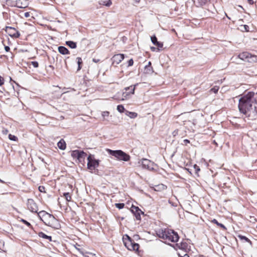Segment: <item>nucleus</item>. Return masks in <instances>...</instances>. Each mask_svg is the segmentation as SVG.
<instances>
[{
  "label": "nucleus",
  "instance_id": "nucleus-8",
  "mask_svg": "<svg viewBox=\"0 0 257 257\" xmlns=\"http://www.w3.org/2000/svg\"><path fill=\"white\" fill-rule=\"evenodd\" d=\"M5 31L12 38H18L20 36V33L15 28L7 26L5 28Z\"/></svg>",
  "mask_w": 257,
  "mask_h": 257
},
{
  "label": "nucleus",
  "instance_id": "nucleus-12",
  "mask_svg": "<svg viewBox=\"0 0 257 257\" xmlns=\"http://www.w3.org/2000/svg\"><path fill=\"white\" fill-rule=\"evenodd\" d=\"M99 162L100 161L99 160L88 161L87 165V169L89 170H94L99 166Z\"/></svg>",
  "mask_w": 257,
  "mask_h": 257
},
{
  "label": "nucleus",
  "instance_id": "nucleus-39",
  "mask_svg": "<svg viewBox=\"0 0 257 257\" xmlns=\"http://www.w3.org/2000/svg\"><path fill=\"white\" fill-rule=\"evenodd\" d=\"M194 168L195 169L196 173H197L198 171L200 170L199 167L197 165H194Z\"/></svg>",
  "mask_w": 257,
  "mask_h": 257
},
{
  "label": "nucleus",
  "instance_id": "nucleus-16",
  "mask_svg": "<svg viewBox=\"0 0 257 257\" xmlns=\"http://www.w3.org/2000/svg\"><path fill=\"white\" fill-rule=\"evenodd\" d=\"M83 151L79 150H74L71 151V156L73 158L77 159L81 155V153H83Z\"/></svg>",
  "mask_w": 257,
  "mask_h": 257
},
{
  "label": "nucleus",
  "instance_id": "nucleus-34",
  "mask_svg": "<svg viewBox=\"0 0 257 257\" xmlns=\"http://www.w3.org/2000/svg\"><path fill=\"white\" fill-rule=\"evenodd\" d=\"M31 63L35 68H38L39 67V63L37 61H32Z\"/></svg>",
  "mask_w": 257,
  "mask_h": 257
},
{
  "label": "nucleus",
  "instance_id": "nucleus-53",
  "mask_svg": "<svg viewBox=\"0 0 257 257\" xmlns=\"http://www.w3.org/2000/svg\"><path fill=\"white\" fill-rule=\"evenodd\" d=\"M187 171H188V172H189L190 174L191 173V172L189 171V169H187Z\"/></svg>",
  "mask_w": 257,
  "mask_h": 257
},
{
  "label": "nucleus",
  "instance_id": "nucleus-37",
  "mask_svg": "<svg viewBox=\"0 0 257 257\" xmlns=\"http://www.w3.org/2000/svg\"><path fill=\"white\" fill-rule=\"evenodd\" d=\"M109 112L108 111H103L102 113V115L103 117L104 118L105 117L108 116L109 115Z\"/></svg>",
  "mask_w": 257,
  "mask_h": 257
},
{
  "label": "nucleus",
  "instance_id": "nucleus-24",
  "mask_svg": "<svg viewBox=\"0 0 257 257\" xmlns=\"http://www.w3.org/2000/svg\"><path fill=\"white\" fill-rule=\"evenodd\" d=\"M154 72L152 66H146L144 69V73L146 74H152Z\"/></svg>",
  "mask_w": 257,
  "mask_h": 257
},
{
  "label": "nucleus",
  "instance_id": "nucleus-19",
  "mask_svg": "<svg viewBox=\"0 0 257 257\" xmlns=\"http://www.w3.org/2000/svg\"><path fill=\"white\" fill-rule=\"evenodd\" d=\"M48 214H49L48 213H47V212H46L45 211H40L38 213L39 217H40V218L41 219V220L42 221H43V220H44V219L46 220V217L47 216H49Z\"/></svg>",
  "mask_w": 257,
  "mask_h": 257
},
{
  "label": "nucleus",
  "instance_id": "nucleus-27",
  "mask_svg": "<svg viewBox=\"0 0 257 257\" xmlns=\"http://www.w3.org/2000/svg\"><path fill=\"white\" fill-rule=\"evenodd\" d=\"M76 60H77V63L78 64L77 71H79L82 68L81 65H82L83 62H82V60L81 58H80V57H77Z\"/></svg>",
  "mask_w": 257,
  "mask_h": 257
},
{
  "label": "nucleus",
  "instance_id": "nucleus-25",
  "mask_svg": "<svg viewBox=\"0 0 257 257\" xmlns=\"http://www.w3.org/2000/svg\"><path fill=\"white\" fill-rule=\"evenodd\" d=\"M39 236L46 239L49 240V241L52 240V237L51 236L47 235V234H45L43 232H40L38 234Z\"/></svg>",
  "mask_w": 257,
  "mask_h": 257
},
{
  "label": "nucleus",
  "instance_id": "nucleus-43",
  "mask_svg": "<svg viewBox=\"0 0 257 257\" xmlns=\"http://www.w3.org/2000/svg\"><path fill=\"white\" fill-rule=\"evenodd\" d=\"M151 50L153 52H155V51H159L158 50V47L156 48V47H151Z\"/></svg>",
  "mask_w": 257,
  "mask_h": 257
},
{
  "label": "nucleus",
  "instance_id": "nucleus-40",
  "mask_svg": "<svg viewBox=\"0 0 257 257\" xmlns=\"http://www.w3.org/2000/svg\"><path fill=\"white\" fill-rule=\"evenodd\" d=\"M200 5L203 6L206 4L208 0H199Z\"/></svg>",
  "mask_w": 257,
  "mask_h": 257
},
{
  "label": "nucleus",
  "instance_id": "nucleus-35",
  "mask_svg": "<svg viewBox=\"0 0 257 257\" xmlns=\"http://www.w3.org/2000/svg\"><path fill=\"white\" fill-rule=\"evenodd\" d=\"M21 221L23 222L24 224H25L26 225H27L29 227H31V224L28 222L27 220L24 219H22L21 220Z\"/></svg>",
  "mask_w": 257,
  "mask_h": 257
},
{
  "label": "nucleus",
  "instance_id": "nucleus-50",
  "mask_svg": "<svg viewBox=\"0 0 257 257\" xmlns=\"http://www.w3.org/2000/svg\"><path fill=\"white\" fill-rule=\"evenodd\" d=\"M247 2L250 5H252L254 3L253 0H247Z\"/></svg>",
  "mask_w": 257,
  "mask_h": 257
},
{
  "label": "nucleus",
  "instance_id": "nucleus-38",
  "mask_svg": "<svg viewBox=\"0 0 257 257\" xmlns=\"http://www.w3.org/2000/svg\"><path fill=\"white\" fill-rule=\"evenodd\" d=\"M134 64V61L133 59H131L128 61V67L131 66Z\"/></svg>",
  "mask_w": 257,
  "mask_h": 257
},
{
  "label": "nucleus",
  "instance_id": "nucleus-4",
  "mask_svg": "<svg viewBox=\"0 0 257 257\" xmlns=\"http://www.w3.org/2000/svg\"><path fill=\"white\" fill-rule=\"evenodd\" d=\"M237 57L241 60L248 63H257V56L253 55L248 52L241 53Z\"/></svg>",
  "mask_w": 257,
  "mask_h": 257
},
{
  "label": "nucleus",
  "instance_id": "nucleus-18",
  "mask_svg": "<svg viewBox=\"0 0 257 257\" xmlns=\"http://www.w3.org/2000/svg\"><path fill=\"white\" fill-rule=\"evenodd\" d=\"M58 147L61 150H64L66 149V143L63 139L60 140L57 143Z\"/></svg>",
  "mask_w": 257,
  "mask_h": 257
},
{
  "label": "nucleus",
  "instance_id": "nucleus-45",
  "mask_svg": "<svg viewBox=\"0 0 257 257\" xmlns=\"http://www.w3.org/2000/svg\"><path fill=\"white\" fill-rule=\"evenodd\" d=\"M24 16L26 18H28L30 17V13L29 12H26L24 14Z\"/></svg>",
  "mask_w": 257,
  "mask_h": 257
},
{
  "label": "nucleus",
  "instance_id": "nucleus-52",
  "mask_svg": "<svg viewBox=\"0 0 257 257\" xmlns=\"http://www.w3.org/2000/svg\"><path fill=\"white\" fill-rule=\"evenodd\" d=\"M147 66H151V62H148V65Z\"/></svg>",
  "mask_w": 257,
  "mask_h": 257
},
{
  "label": "nucleus",
  "instance_id": "nucleus-26",
  "mask_svg": "<svg viewBox=\"0 0 257 257\" xmlns=\"http://www.w3.org/2000/svg\"><path fill=\"white\" fill-rule=\"evenodd\" d=\"M211 222L214 224H216L217 226L222 228L223 230H226V227L222 223H219L217 220L215 219H213L211 220Z\"/></svg>",
  "mask_w": 257,
  "mask_h": 257
},
{
  "label": "nucleus",
  "instance_id": "nucleus-28",
  "mask_svg": "<svg viewBox=\"0 0 257 257\" xmlns=\"http://www.w3.org/2000/svg\"><path fill=\"white\" fill-rule=\"evenodd\" d=\"M63 196L65 197L67 201H71V196L68 192H65L63 193Z\"/></svg>",
  "mask_w": 257,
  "mask_h": 257
},
{
  "label": "nucleus",
  "instance_id": "nucleus-47",
  "mask_svg": "<svg viewBox=\"0 0 257 257\" xmlns=\"http://www.w3.org/2000/svg\"><path fill=\"white\" fill-rule=\"evenodd\" d=\"M3 17L5 19H7L8 18V14L6 12H3Z\"/></svg>",
  "mask_w": 257,
  "mask_h": 257
},
{
  "label": "nucleus",
  "instance_id": "nucleus-7",
  "mask_svg": "<svg viewBox=\"0 0 257 257\" xmlns=\"http://www.w3.org/2000/svg\"><path fill=\"white\" fill-rule=\"evenodd\" d=\"M126 237L128 238V242H124V243L128 249L130 250H138L140 246L139 244L133 241L131 238L127 235Z\"/></svg>",
  "mask_w": 257,
  "mask_h": 257
},
{
  "label": "nucleus",
  "instance_id": "nucleus-17",
  "mask_svg": "<svg viewBox=\"0 0 257 257\" xmlns=\"http://www.w3.org/2000/svg\"><path fill=\"white\" fill-rule=\"evenodd\" d=\"M59 52L62 55L69 54L70 52L64 46H59L58 48Z\"/></svg>",
  "mask_w": 257,
  "mask_h": 257
},
{
  "label": "nucleus",
  "instance_id": "nucleus-9",
  "mask_svg": "<svg viewBox=\"0 0 257 257\" xmlns=\"http://www.w3.org/2000/svg\"><path fill=\"white\" fill-rule=\"evenodd\" d=\"M28 208L32 212L37 213L38 207L32 199H28L27 203Z\"/></svg>",
  "mask_w": 257,
  "mask_h": 257
},
{
  "label": "nucleus",
  "instance_id": "nucleus-41",
  "mask_svg": "<svg viewBox=\"0 0 257 257\" xmlns=\"http://www.w3.org/2000/svg\"><path fill=\"white\" fill-rule=\"evenodd\" d=\"M2 132L4 135H7L8 133H9V131L7 129L4 128H3Z\"/></svg>",
  "mask_w": 257,
  "mask_h": 257
},
{
  "label": "nucleus",
  "instance_id": "nucleus-29",
  "mask_svg": "<svg viewBox=\"0 0 257 257\" xmlns=\"http://www.w3.org/2000/svg\"><path fill=\"white\" fill-rule=\"evenodd\" d=\"M117 110H118V111H119L120 113H122V112H125V111L126 110H125L123 106L122 105H121V104L117 105Z\"/></svg>",
  "mask_w": 257,
  "mask_h": 257
},
{
  "label": "nucleus",
  "instance_id": "nucleus-33",
  "mask_svg": "<svg viewBox=\"0 0 257 257\" xmlns=\"http://www.w3.org/2000/svg\"><path fill=\"white\" fill-rule=\"evenodd\" d=\"M93 160H96V159H95L94 155L90 154L87 157V161H91Z\"/></svg>",
  "mask_w": 257,
  "mask_h": 257
},
{
  "label": "nucleus",
  "instance_id": "nucleus-10",
  "mask_svg": "<svg viewBox=\"0 0 257 257\" xmlns=\"http://www.w3.org/2000/svg\"><path fill=\"white\" fill-rule=\"evenodd\" d=\"M138 83L134 86H131L130 87H126L125 88V91L122 93V98H121V100H123L127 98V96L129 95L130 94H133L135 92V87L137 85H138Z\"/></svg>",
  "mask_w": 257,
  "mask_h": 257
},
{
  "label": "nucleus",
  "instance_id": "nucleus-31",
  "mask_svg": "<svg viewBox=\"0 0 257 257\" xmlns=\"http://www.w3.org/2000/svg\"><path fill=\"white\" fill-rule=\"evenodd\" d=\"M115 206L119 209H122L124 206V204L122 203H115Z\"/></svg>",
  "mask_w": 257,
  "mask_h": 257
},
{
  "label": "nucleus",
  "instance_id": "nucleus-44",
  "mask_svg": "<svg viewBox=\"0 0 257 257\" xmlns=\"http://www.w3.org/2000/svg\"><path fill=\"white\" fill-rule=\"evenodd\" d=\"M183 142H184V144L186 145L187 144L190 143V141L187 139H185L183 141Z\"/></svg>",
  "mask_w": 257,
  "mask_h": 257
},
{
  "label": "nucleus",
  "instance_id": "nucleus-13",
  "mask_svg": "<svg viewBox=\"0 0 257 257\" xmlns=\"http://www.w3.org/2000/svg\"><path fill=\"white\" fill-rule=\"evenodd\" d=\"M124 55L122 54H118L114 55L112 58V60L113 61V63H116V64H118L120 63L124 59Z\"/></svg>",
  "mask_w": 257,
  "mask_h": 257
},
{
  "label": "nucleus",
  "instance_id": "nucleus-20",
  "mask_svg": "<svg viewBox=\"0 0 257 257\" xmlns=\"http://www.w3.org/2000/svg\"><path fill=\"white\" fill-rule=\"evenodd\" d=\"M86 156L87 154L83 151V153H81V155L77 160L79 163L83 164L85 163V159Z\"/></svg>",
  "mask_w": 257,
  "mask_h": 257
},
{
  "label": "nucleus",
  "instance_id": "nucleus-6",
  "mask_svg": "<svg viewBox=\"0 0 257 257\" xmlns=\"http://www.w3.org/2000/svg\"><path fill=\"white\" fill-rule=\"evenodd\" d=\"M142 167L149 171H156L157 166L153 162L147 159H142L141 160Z\"/></svg>",
  "mask_w": 257,
  "mask_h": 257
},
{
  "label": "nucleus",
  "instance_id": "nucleus-21",
  "mask_svg": "<svg viewBox=\"0 0 257 257\" xmlns=\"http://www.w3.org/2000/svg\"><path fill=\"white\" fill-rule=\"evenodd\" d=\"M125 114L131 118H135L138 116V114L135 112H131L128 110L125 111Z\"/></svg>",
  "mask_w": 257,
  "mask_h": 257
},
{
  "label": "nucleus",
  "instance_id": "nucleus-22",
  "mask_svg": "<svg viewBox=\"0 0 257 257\" xmlns=\"http://www.w3.org/2000/svg\"><path fill=\"white\" fill-rule=\"evenodd\" d=\"M100 5L109 7L111 5L112 2L111 0H100L99 2Z\"/></svg>",
  "mask_w": 257,
  "mask_h": 257
},
{
  "label": "nucleus",
  "instance_id": "nucleus-42",
  "mask_svg": "<svg viewBox=\"0 0 257 257\" xmlns=\"http://www.w3.org/2000/svg\"><path fill=\"white\" fill-rule=\"evenodd\" d=\"M4 83V79L0 76V86H2Z\"/></svg>",
  "mask_w": 257,
  "mask_h": 257
},
{
  "label": "nucleus",
  "instance_id": "nucleus-14",
  "mask_svg": "<svg viewBox=\"0 0 257 257\" xmlns=\"http://www.w3.org/2000/svg\"><path fill=\"white\" fill-rule=\"evenodd\" d=\"M151 39L153 44L158 47V50L160 51L163 47V43L158 41L157 38L155 36H152Z\"/></svg>",
  "mask_w": 257,
  "mask_h": 257
},
{
  "label": "nucleus",
  "instance_id": "nucleus-36",
  "mask_svg": "<svg viewBox=\"0 0 257 257\" xmlns=\"http://www.w3.org/2000/svg\"><path fill=\"white\" fill-rule=\"evenodd\" d=\"M219 88L217 86H215L211 88V91L215 93H217L218 91Z\"/></svg>",
  "mask_w": 257,
  "mask_h": 257
},
{
  "label": "nucleus",
  "instance_id": "nucleus-32",
  "mask_svg": "<svg viewBox=\"0 0 257 257\" xmlns=\"http://www.w3.org/2000/svg\"><path fill=\"white\" fill-rule=\"evenodd\" d=\"M9 139L11 140V141H16L18 140V138L14 136V135H12L11 134H9Z\"/></svg>",
  "mask_w": 257,
  "mask_h": 257
},
{
  "label": "nucleus",
  "instance_id": "nucleus-30",
  "mask_svg": "<svg viewBox=\"0 0 257 257\" xmlns=\"http://www.w3.org/2000/svg\"><path fill=\"white\" fill-rule=\"evenodd\" d=\"M238 237L239 238H240L241 240H244L246 242H249L250 243H251V241L247 237H246L245 236H243L242 235H238Z\"/></svg>",
  "mask_w": 257,
  "mask_h": 257
},
{
  "label": "nucleus",
  "instance_id": "nucleus-1",
  "mask_svg": "<svg viewBox=\"0 0 257 257\" xmlns=\"http://www.w3.org/2000/svg\"><path fill=\"white\" fill-rule=\"evenodd\" d=\"M238 109L240 113L255 119L257 117V93L248 92L239 99Z\"/></svg>",
  "mask_w": 257,
  "mask_h": 257
},
{
  "label": "nucleus",
  "instance_id": "nucleus-54",
  "mask_svg": "<svg viewBox=\"0 0 257 257\" xmlns=\"http://www.w3.org/2000/svg\"><path fill=\"white\" fill-rule=\"evenodd\" d=\"M0 182H2V183H4V182L3 181H2L1 179H0Z\"/></svg>",
  "mask_w": 257,
  "mask_h": 257
},
{
  "label": "nucleus",
  "instance_id": "nucleus-5",
  "mask_svg": "<svg viewBox=\"0 0 257 257\" xmlns=\"http://www.w3.org/2000/svg\"><path fill=\"white\" fill-rule=\"evenodd\" d=\"M49 216L46 217V220H43V222L47 225L55 228H58L59 225L57 220L53 215L48 214Z\"/></svg>",
  "mask_w": 257,
  "mask_h": 257
},
{
  "label": "nucleus",
  "instance_id": "nucleus-23",
  "mask_svg": "<svg viewBox=\"0 0 257 257\" xmlns=\"http://www.w3.org/2000/svg\"><path fill=\"white\" fill-rule=\"evenodd\" d=\"M66 44L71 49H75L77 47L76 43L72 41H66Z\"/></svg>",
  "mask_w": 257,
  "mask_h": 257
},
{
  "label": "nucleus",
  "instance_id": "nucleus-48",
  "mask_svg": "<svg viewBox=\"0 0 257 257\" xmlns=\"http://www.w3.org/2000/svg\"><path fill=\"white\" fill-rule=\"evenodd\" d=\"M5 50H6V52H9L10 50V48L8 46H6L5 47Z\"/></svg>",
  "mask_w": 257,
  "mask_h": 257
},
{
  "label": "nucleus",
  "instance_id": "nucleus-2",
  "mask_svg": "<svg viewBox=\"0 0 257 257\" xmlns=\"http://www.w3.org/2000/svg\"><path fill=\"white\" fill-rule=\"evenodd\" d=\"M157 234L160 238L173 242L178 241L179 238V235L177 232L169 229L160 230L158 231Z\"/></svg>",
  "mask_w": 257,
  "mask_h": 257
},
{
  "label": "nucleus",
  "instance_id": "nucleus-15",
  "mask_svg": "<svg viewBox=\"0 0 257 257\" xmlns=\"http://www.w3.org/2000/svg\"><path fill=\"white\" fill-rule=\"evenodd\" d=\"M16 6L20 8H26L28 5V0H16Z\"/></svg>",
  "mask_w": 257,
  "mask_h": 257
},
{
  "label": "nucleus",
  "instance_id": "nucleus-46",
  "mask_svg": "<svg viewBox=\"0 0 257 257\" xmlns=\"http://www.w3.org/2000/svg\"><path fill=\"white\" fill-rule=\"evenodd\" d=\"M44 189H45V188L43 186H40L39 187V190L41 192H42Z\"/></svg>",
  "mask_w": 257,
  "mask_h": 257
},
{
  "label": "nucleus",
  "instance_id": "nucleus-49",
  "mask_svg": "<svg viewBox=\"0 0 257 257\" xmlns=\"http://www.w3.org/2000/svg\"><path fill=\"white\" fill-rule=\"evenodd\" d=\"M244 28L245 31H248V29L249 28V27L247 25H244Z\"/></svg>",
  "mask_w": 257,
  "mask_h": 257
},
{
  "label": "nucleus",
  "instance_id": "nucleus-11",
  "mask_svg": "<svg viewBox=\"0 0 257 257\" xmlns=\"http://www.w3.org/2000/svg\"><path fill=\"white\" fill-rule=\"evenodd\" d=\"M131 211L134 215L136 217L137 220H141V214H143L144 213L138 207L132 205L131 208Z\"/></svg>",
  "mask_w": 257,
  "mask_h": 257
},
{
  "label": "nucleus",
  "instance_id": "nucleus-3",
  "mask_svg": "<svg viewBox=\"0 0 257 257\" xmlns=\"http://www.w3.org/2000/svg\"><path fill=\"white\" fill-rule=\"evenodd\" d=\"M106 151L108 154L112 156H114L117 160L119 161H128L130 160V156L125 152L121 150H111L109 149H106Z\"/></svg>",
  "mask_w": 257,
  "mask_h": 257
},
{
  "label": "nucleus",
  "instance_id": "nucleus-51",
  "mask_svg": "<svg viewBox=\"0 0 257 257\" xmlns=\"http://www.w3.org/2000/svg\"><path fill=\"white\" fill-rule=\"evenodd\" d=\"M92 61L95 63H97L99 61V59H93Z\"/></svg>",
  "mask_w": 257,
  "mask_h": 257
}]
</instances>
